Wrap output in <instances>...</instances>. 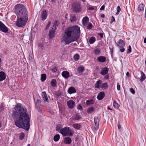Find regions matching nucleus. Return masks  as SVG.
I'll list each match as a JSON object with an SVG mask.
<instances>
[{
    "mask_svg": "<svg viewBox=\"0 0 146 146\" xmlns=\"http://www.w3.org/2000/svg\"><path fill=\"white\" fill-rule=\"evenodd\" d=\"M15 108V111L13 115V117H16L15 125L18 127L28 131L30 127V117L27 110L21 107L19 104L16 105Z\"/></svg>",
    "mask_w": 146,
    "mask_h": 146,
    "instance_id": "nucleus-1",
    "label": "nucleus"
},
{
    "mask_svg": "<svg viewBox=\"0 0 146 146\" xmlns=\"http://www.w3.org/2000/svg\"><path fill=\"white\" fill-rule=\"evenodd\" d=\"M80 30L79 27L75 26L69 27L65 30L62 35V42H65V44L69 43L76 41L77 38L76 36L79 35Z\"/></svg>",
    "mask_w": 146,
    "mask_h": 146,
    "instance_id": "nucleus-2",
    "label": "nucleus"
},
{
    "mask_svg": "<svg viewBox=\"0 0 146 146\" xmlns=\"http://www.w3.org/2000/svg\"><path fill=\"white\" fill-rule=\"evenodd\" d=\"M14 11L17 17L28 19L29 14L26 7L21 4H17L14 7Z\"/></svg>",
    "mask_w": 146,
    "mask_h": 146,
    "instance_id": "nucleus-3",
    "label": "nucleus"
},
{
    "mask_svg": "<svg viewBox=\"0 0 146 146\" xmlns=\"http://www.w3.org/2000/svg\"><path fill=\"white\" fill-rule=\"evenodd\" d=\"M60 133L63 136L68 135L72 136L74 132L68 127H64L63 128L61 129Z\"/></svg>",
    "mask_w": 146,
    "mask_h": 146,
    "instance_id": "nucleus-4",
    "label": "nucleus"
},
{
    "mask_svg": "<svg viewBox=\"0 0 146 146\" xmlns=\"http://www.w3.org/2000/svg\"><path fill=\"white\" fill-rule=\"evenodd\" d=\"M28 19L17 17V20L16 22L15 25L19 27H21L24 26L26 24Z\"/></svg>",
    "mask_w": 146,
    "mask_h": 146,
    "instance_id": "nucleus-5",
    "label": "nucleus"
},
{
    "mask_svg": "<svg viewBox=\"0 0 146 146\" xmlns=\"http://www.w3.org/2000/svg\"><path fill=\"white\" fill-rule=\"evenodd\" d=\"M71 9L73 12L79 13L82 11V7L79 3H75L72 5Z\"/></svg>",
    "mask_w": 146,
    "mask_h": 146,
    "instance_id": "nucleus-6",
    "label": "nucleus"
},
{
    "mask_svg": "<svg viewBox=\"0 0 146 146\" xmlns=\"http://www.w3.org/2000/svg\"><path fill=\"white\" fill-rule=\"evenodd\" d=\"M0 31L4 33L8 32V28L1 21H0Z\"/></svg>",
    "mask_w": 146,
    "mask_h": 146,
    "instance_id": "nucleus-7",
    "label": "nucleus"
},
{
    "mask_svg": "<svg viewBox=\"0 0 146 146\" xmlns=\"http://www.w3.org/2000/svg\"><path fill=\"white\" fill-rule=\"evenodd\" d=\"M94 128L96 130H97L99 128V123L100 119L98 117H94Z\"/></svg>",
    "mask_w": 146,
    "mask_h": 146,
    "instance_id": "nucleus-8",
    "label": "nucleus"
},
{
    "mask_svg": "<svg viewBox=\"0 0 146 146\" xmlns=\"http://www.w3.org/2000/svg\"><path fill=\"white\" fill-rule=\"evenodd\" d=\"M67 105L69 108L72 109L75 106V102L73 100H69L67 102Z\"/></svg>",
    "mask_w": 146,
    "mask_h": 146,
    "instance_id": "nucleus-9",
    "label": "nucleus"
},
{
    "mask_svg": "<svg viewBox=\"0 0 146 146\" xmlns=\"http://www.w3.org/2000/svg\"><path fill=\"white\" fill-rule=\"evenodd\" d=\"M109 68L107 67H104L101 69L100 74L102 75H104L108 74Z\"/></svg>",
    "mask_w": 146,
    "mask_h": 146,
    "instance_id": "nucleus-10",
    "label": "nucleus"
},
{
    "mask_svg": "<svg viewBox=\"0 0 146 146\" xmlns=\"http://www.w3.org/2000/svg\"><path fill=\"white\" fill-rule=\"evenodd\" d=\"M55 28H52V29L50 31L48 36L50 38H52L54 37L55 32Z\"/></svg>",
    "mask_w": 146,
    "mask_h": 146,
    "instance_id": "nucleus-11",
    "label": "nucleus"
},
{
    "mask_svg": "<svg viewBox=\"0 0 146 146\" xmlns=\"http://www.w3.org/2000/svg\"><path fill=\"white\" fill-rule=\"evenodd\" d=\"M47 17V13L46 11H43L41 15L42 20H44Z\"/></svg>",
    "mask_w": 146,
    "mask_h": 146,
    "instance_id": "nucleus-12",
    "label": "nucleus"
},
{
    "mask_svg": "<svg viewBox=\"0 0 146 146\" xmlns=\"http://www.w3.org/2000/svg\"><path fill=\"white\" fill-rule=\"evenodd\" d=\"M42 96L44 102H49V101L48 100V97L45 92H43L42 93Z\"/></svg>",
    "mask_w": 146,
    "mask_h": 146,
    "instance_id": "nucleus-13",
    "label": "nucleus"
},
{
    "mask_svg": "<svg viewBox=\"0 0 146 146\" xmlns=\"http://www.w3.org/2000/svg\"><path fill=\"white\" fill-rule=\"evenodd\" d=\"M104 93L102 92L98 94L97 96V98L99 100H101L104 98Z\"/></svg>",
    "mask_w": 146,
    "mask_h": 146,
    "instance_id": "nucleus-14",
    "label": "nucleus"
},
{
    "mask_svg": "<svg viewBox=\"0 0 146 146\" xmlns=\"http://www.w3.org/2000/svg\"><path fill=\"white\" fill-rule=\"evenodd\" d=\"M97 60L99 62L103 63L106 61V58L104 56H100L97 58Z\"/></svg>",
    "mask_w": 146,
    "mask_h": 146,
    "instance_id": "nucleus-15",
    "label": "nucleus"
},
{
    "mask_svg": "<svg viewBox=\"0 0 146 146\" xmlns=\"http://www.w3.org/2000/svg\"><path fill=\"white\" fill-rule=\"evenodd\" d=\"M89 18L88 17H84L82 20L83 25L84 26L86 25V24L89 23Z\"/></svg>",
    "mask_w": 146,
    "mask_h": 146,
    "instance_id": "nucleus-16",
    "label": "nucleus"
},
{
    "mask_svg": "<svg viewBox=\"0 0 146 146\" xmlns=\"http://www.w3.org/2000/svg\"><path fill=\"white\" fill-rule=\"evenodd\" d=\"M61 75L62 76L65 78H68L70 76L69 72L67 71H63L61 73Z\"/></svg>",
    "mask_w": 146,
    "mask_h": 146,
    "instance_id": "nucleus-17",
    "label": "nucleus"
},
{
    "mask_svg": "<svg viewBox=\"0 0 146 146\" xmlns=\"http://www.w3.org/2000/svg\"><path fill=\"white\" fill-rule=\"evenodd\" d=\"M64 142L66 144H70L72 142L71 139L69 137H66L64 138Z\"/></svg>",
    "mask_w": 146,
    "mask_h": 146,
    "instance_id": "nucleus-18",
    "label": "nucleus"
},
{
    "mask_svg": "<svg viewBox=\"0 0 146 146\" xmlns=\"http://www.w3.org/2000/svg\"><path fill=\"white\" fill-rule=\"evenodd\" d=\"M76 89L73 87H70L68 90V92L70 94L74 93L76 92Z\"/></svg>",
    "mask_w": 146,
    "mask_h": 146,
    "instance_id": "nucleus-19",
    "label": "nucleus"
},
{
    "mask_svg": "<svg viewBox=\"0 0 146 146\" xmlns=\"http://www.w3.org/2000/svg\"><path fill=\"white\" fill-rule=\"evenodd\" d=\"M6 78L5 74L3 71L0 72V81H2L5 80Z\"/></svg>",
    "mask_w": 146,
    "mask_h": 146,
    "instance_id": "nucleus-20",
    "label": "nucleus"
},
{
    "mask_svg": "<svg viewBox=\"0 0 146 146\" xmlns=\"http://www.w3.org/2000/svg\"><path fill=\"white\" fill-rule=\"evenodd\" d=\"M117 45L120 47H122L125 45V42L122 39H120L117 43Z\"/></svg>",
    "mask_w": 146,
    "mask_h": 146,
    "instance_id": "nucleus-21",
    "label": "nucleus"
},
{
    "mask_svg": "<svg viewBox=\"0 0 146 146\" xmlns=\"http://www.w3.org/2000/svg\"><path fill=\"white\" fill-rule=\"evenodd\" d=\"M96 41V38L94 36H92L89 38L88 42L90 44H93Z\"/></svg>",
    "mask_w": 146,
    "mask_h": 146,
    "instance_id": "nucleus-22",
    "label": "nucleus"
},
{
    "mask_svg": "<svg viewBox=\"0 0 146 146\" xmlns=\"http://www.w3.org/2000/svg\"><path fill=\"white\" fill-rule=\"evenodd\" d=\"M102 84V81L100 80H99L97 81L95 84V87L96 88L98 89L100 88L101 86H100V85Z\"/></svg>",
    "mask_w": 146,
    "mask_h": 146,
    "instance_id": "nucleus-23",
    "label": "nucleus"
},
{
    "mask_svg": "<svg viewBox=\"0 0 146 146\" xmlns=\"http://www.w3.org/2000/svg\"><path fill=\"white\" fill-rule=\"evenodd\" d=\"M84 67L82 66H80L77 68V70L79 74H81L84 71Z\"/></svg>",
    "mask_w": 146,
    "mask_h": 146,
    "instance_id": "nucleus-24",
    "label": "nucleus"
},
{
    "mask_svg": "<svg viewBox=\"0 0 146 146\" xmlns=\"http://www.w3.org/2000/svg\"><path fill=\"white\" fill-rule=\"evenodd\" d=\"M101 50L99 48H96L93 50V52L96 55H99L100 54Z\"/></svg>",
    "mask_w": 146,
    "mask_h": 146,
    "instance_id": "nucleus-25",
    "label": "nucleus"
},
{
    "mask_svg": "<svg viewBox=\"0 0 146 146\" xmlns=\"http://www.w3.org/2000/svg\"><path fill=\"white\" fill-rule=\"evenodd\" d=\"M144 10L143 4L141 3L139 4L138 7V10L139 12L143 11Z\"/></svg>",
    "mask_w": 146,
    "mask_h": 146,
    "instance_id": "nucleus-26",
    "label": "nucleus"
},
{
    "mask_svg": "<svg viewBox=\"0 0 146 146\" xmlns=\"http://www.w3.org/2000/svg\"><path fill=\"white\" fill-rule=\"evenodd\" d=\"M94 103V100L92 99L87 100L86 102V104L87 106H92Z\"/></svg>",
    "mask_w": 146,
    "mask_h": 146,
    "instance_id": "nucleus-27",
    "label": "nucleus"
},
{
    "mask_svg": "<svg viewBox=\"0 0 146 146\" xmlns=\"http://www.w3.org/2000/svg\"><path fill=\"white\" fill-rule=\"evenodd\" d=\"M50 84L51 86L53 87H55L57 84V82L56 80L55 79H53L51 80Z\"/></svg>",
    "mask_w": 146,
    "mask_h": 146,
    "instance_id": "nucleus-28",
    "label": "nucleus"
},
{
    "mask_svg": "<svg viewBox=\"0 0 146 146\" xmlns=\"http://www.w3.org/2000/svg\"><path fill=\"white\" fill-rule=\"evenodd\" d=\"M94 110L95 108L94 107H91L88 109L87 112L88 114H90L94 112Z\"/></svg>",
    "mask_w": 146,
    "mask_h": 146,
    "instance_id": "nucleus-29",
    "label": "nucleus"
},
{
    "mask_svg": "<svg viewBox=\"0 0 146 146\" xmlns=\"http://www.w3.org/2000/svg\"><path fill=\"white\" fill-rule=\"evenodd\" d=\"M141 74H142L141 76H140V77H141V78L139 80L141 82H142L143 80H144L146 78V76L145 74L142 72H141Z\"/></svg>",
    "mask_w": 146,
    "mask_h": 146,
    "instance_id": "nucleus-30",
    "label": "nucleus"
},
{
    "mask_svg": "<svg viewBox=\"0 0 146 146\" xmlns=\"http://www.w3.org/2000/svg\"><path fill=\"white\" fill-rule=\"evenodd\" d=\"M36 108L40 107L41 106V101L40 100H37L35 104Z\"/></svg>",
    "mask_w": 146,
    "mask_h": 146,
    "instance_id": "nucleus-31",
    "label": "nucleus"
},
{
    "mask_svg": "<svg viewBox=\"0 0 146 146\" xmlns=\"http://www.w3.org/2000/svg\"><path fill=\"white\" fill-rule=\"evenodd\" d=\"M60 138V135L59 134H57L54 136L53 138L54 140L57 142L58 141Z\"/></svg>",
    "mask_w": 146,
    "mask_h": 146,
    "instance_id": "nucleus-32",
    "label": "nucleus"
},
{
    "mask_svg": "<svg viewBox=\"0 0 146 146\" xmlns=\"http://www.w3.org/2000/svg\"><path fill=\"white\" fill-rule=\"evenodd\" d=\"M108 86L106 82H105L102 84V86L100 88H102L103 89H106L108 88Z\"/></svg>",
    "mask_w": 146,
    "mask_h": 146,
    "instance_id": "nucleus-33",
    "label": "nucleus"
},
{
    "mask_svg": "<svg viewBox=\"0 0 146 146\" xmlns=\"http://www.w3.org/2000/svg\"><path fill=\"white\" fill-rule=\"evenodd\" d=\"M84 26L86 27L87 29H91L92 27V25L90 23H88L86 24V25H85Z\"/></svg>",
    "mask_w": 146,
    "mask_h": 146,
    "instance_id": "nucleus-34",
    "label": "nucleus"
},
{
    "mask_svg": "<svg viewBox=\"0 0 146 146\" xmlns=\"http://www.w3.org/2000/svg\"><path fill=\"white\" fill-rule=\"evenodd\" d=\"M46 79V75L45 74H42L41 75V80L42 82L44 81Z\"/></svg>",
    "mask_w": 146,
    "mask_h": 146,
    "instance_id": "nucleus-35",
    "label": "nucleus"
},
{
    "mask_svg": "<svg viewBox=\"0 0 146 146\" xmlns=\"http://www.w3.org/2000/svg\"><path fill=\"white\" fill-rule=\"evenodd\" d=\"M73 58L75 60L77 61L80 58V56L78 54H76L74 55Z\"/></svg>",
    "mask_w": 146,
    "mask_h": 146,
    "instance_id": "nucleus-36",
    "label": "nucleus"
},
{
    "mask_svg": "<svg viewBox=\"0 0 146 146\" xmlns=\"http://www.w3.org/2000/svg\"><path fill=\"white\" fill-rule=\"evenodd\" d=\"M72 126L73 127L77 129H79L80 128V125L78 124H73Z\"/></svg>",
    "mask_w": 146,
    "mask_h": 146,
    "instance_id": "nucleus-37",
    "label": "nucleus"
},
{
    "mask_svg": "<svg viewBox=\"0 0 146 146\" xmlns=\"http://www.w3.org/2000/svg\"><path fill=\"white\" fill-rule=\"evenodd\" d=\"M59 24L58 21H55L53 24L52 28H55V30L56 29V27L58 26V24Z\"/></svg>",
    "mask_w": 146,
    "mask_h": 146,
    "instance_id": "nucleus-38",
    "label": "nucleus"
},
{
    "mask_svg": "<svg viewBox=\"0 0 146 146\" xmlns=\"http://www.w3.org/2000/svg\"><path fill=\"white\" fill-rule=\"evenodd\" d=\"M24 137L25 134L23 133L22 132L19 134V139H20L23 140L24 138Z\"/></svg>",
    "mask_w": 146,
    "mask_h": 146,
    "instance_id": "nucleus-39",
    "label": "nucleus"
},
{
    "mask_svg": "<svg viewBox=\"0 0 146 146\" xmlns=\"http://www.w3.org/2000/svg\"><path fill=\"white\" fill-rule=\"evenodd\" d=\"M113 106L114 108H118L119 107V106L117 103L116 101L114 100L113 103Z\"/></svg>",
    "mask_w": 146,
    "mask_h": 146,
    "instance_id": "nucleus-40",
    "label": "nucleus"
},
{
    "mask_svg": "<svg viewBox=\"0 0 146 146\" xmlns=\"http://www.w3.org/2000/svg\"><path fill=\"white\" fill-rule=\"evenodd\" d=\"M134 76L135 78L137 79H139L140 78V75L139 72H136Z\"/></svg>",
    "mask_w": 146,
    "mask_h": 146,
    "instance_id": "nucleus-41",
    "label": "nucleus"
},
{
    "mask_svg": "<svg viewBox=\"0 0 146 146\" xmlns=\"http://www.w3.org/2000/svg\"><path fill=\"white\" fill-rule=\"evenodd\" d=\"M70 20L71 21H76V17L74 15L70 17Z\"/></svg>",
    "mask_w": 146,
    "mask_h": 146,
    "instance_id": "nucleus-42",
    "label": "nucleus"
},
{
    "mask_svg": "<svg viewBox=\"0 0 146 146\" xmlns=\"http://www.w3.org/2000/svg\"><path fill=\"white\" fill-rule=\"evenodd\" d=\"M57 69V67L55 66H54L51 68V70L52 72H56Z\"/></svg>",
    "mask_w": 146,
    "mask_h": 146,
    "instance_id": "nucleus-43",
    "label": "nucleus"
},
{
    "mask_svg": "<svg viewBox=\"0 0 146 146\" xmlns=\"http://www.w3.org/2000/svg\"><path fill=\"white\" fill-rule=\"evenodd\" d=\"M81 116L80 115L76 114L74 116V118L76 120H78L81 119Z\"/></svg>",
    "mask_w": 146,
    "mask_h": 146,
    "instance_id": "nucleus-44",
    "label": "nucleus"
},
{
    "mask_svg": "<svg viewBox=\"0 0 146 146\" xmlns=\"http://www.w3.org/2000/svg\"><path fill=\"white\" fill-rule=\"evenodd\" d=\"M38 48L42 50L43 48V45L42 43H39L38 44Z\"/></svg>",
    "mask_w": 146,
    "mask_h": 146,
    "instance_id": "nucleus-45",
    "label": "nucleus"
},
{
    "mask_svg": "<svg viewBox=\"0 0 146 146\" xmlns=\"http://www.w3.org/2000/svg\"><path fill=\"white\" fill-rule=\"evenodd\" d=\"M121 10V9L120 7L119 6H118L117 7V10L116 13L115 15H118L120 12Z\"/></svg>",
    "mask_w": 146,
    "mask_h": 146,
    "instance_id": "nucleus-46",
    "label": "nucleus"
},
{
    "mask_svg": "<svg viewBox=\"0 0 146 146\" xmlns=\"http://www.w3.org/2000/svg\"><path fill=\"white\" fill-rule=\"evenodd\" d=\"M51 24V22L50 21H49L48 22V24L46 25V27L45 30H46L47 29L50 27V25Z\"/></svg>",
    "mask_w": 146,
    "mask_h": 146,
    "instance_id": "nucleus-47",
    "label": "nucleus"
},
{
    "mask_svg": "<svg viewBox=\"0 0 146 146\" xmlns=\"http://www.w3.org/2000/svg\"><path fill=\"white\" fill-rule=\"evenodd\" d=\"M131 51V46L129 45L128 46V48L127 50V53L129 54Z\"/></svg>",
    "mask_w": 146,
    "mask_h": 146,
    "instance_id": "nucleus-48",
    "label": "nucleus"
},
{
    "mask_svg": "<svg viewBox=\"0 0 146 146\" xmlns=\"http://www.w3.org/2000/svg\"><path fill=\"white\" fill-rule=\"evenodd\" d=\"M77 108L78 110H82V108L81 105L79 104L77 106Z\"/></svg>",
    "mask_w": 146,
    "mask_h": 146,
    "instance_id": "nucleus-49",
    "label": "nucleus"
},
{
    "mask_svg": "<svg viewBox=\"0 0 146 146\" xmlns=\"http://www.w3.org/2000/svg\"><path fill=\"white\" fill-rule=\"evenodd\" d=\"M130 90L131 92L133 94H135V92L134 90L132 88H131L130 89Z\"/></svg>",
    "mask_w": 146,
    "mask_h": 146,
    "instance_id": "nucleus-50",
    "label": "nucleus"
},
{
    "mask_svg": "<svg viewBox=\"0 0 146 146\" xmlns=\"http://www.w3.org/2000/svg\"><path fill=\"white\" fill-rule=\"evenodd\" d=\"M117 89L118 91H119L120 89V86L118 83H117Z\"/></svg>",
    "mask_w": 146,
    "mask_h": 146,
    "instance_id": "nucleus-51",
    "label": "nucleus"
},
{
    "mask_svg": "<svg viewBox=\"0 0 146 146\" xmlns=\"http://www.w3.org/2000/svg\"><path fill=\"white\" fill-rule=\"evenodd\" d=\"M109 75L108 74L105 75V76L104 78L105 80H108L109 78Z\"/></svg>",
    "mask_w": 146,
    "mask_h": 146,
    "instance_id": "nucleus-52",
    "label": "nucleus"
},
{
    "mask_svg": "<svg viewBox=\"0 0 146 146\" xmlns=\"http://www.w3.org/2000/svg\"><path fill=\"white\" fill-rule=\"evenodd\" d=\"M115 18L113 16H112L110 21V23H112L113 22L115 21Z\"/></svg>",
    "mask_w": 146,
    "mask_h": 146,
    "instance_id": "nucleus-53",
    "label": "nucleus"
},
{
    "mask_svg": "<svg viewBox=\"0 0 146 146\" xmlns=\"http://www.w3.org/2000/svg\"><path fill=\"white\" fill-rule=\"evenodd\" d=\"M56 95L58 97L61 96V93H59L58 92H56Z\"/></svg>",
    "mask_w": 146,
    "mask_h": 146,
    "instance_id": "nucleus-54",
    "label": "nucleus"
},
{
    "mask_svg": "<svg viewBox=\"0 0 146 146\" xmlns=\"http://www.w3.org/2000/svg\"><path fill=\"white\" fill-rule=\"evenodd\" d=\"M56 130L58 131H59L60 132V130H61L60 128V127L58 126H57L56 128Z\"/></svg>",
    "mask_w": 146,
    "mask_h": 146,
    "instance_id": "nucleus-55",
    "label": "nucleus"
},
{
    "mask_svg": "<svg viewBox=\"0 0 146 146\" xmlns=\"http://www.w3.org/2000/svg\"><path fill=\"white\" fill-rule=\"evenodd\" d=\"M121 47V48H120V51L121 52H123L124 51L125 49L123 47Z\"/></svg>",
    "mask_w": 146,
    "mask_h": 146,
    "instance_id": "nucleus-56",
    "label": "nucleus"
},
{
    "mask_svg": "<svg viewBox=\"0 0 146 146\" xmlns=\"http://www.w3.org/2000/svg\"><path fill=\"white\" fill-rule=\"evenodd\" d=\"M105 6L104 5H103L101 7V8H100V10H104L105 9Z\"/></svg>",
    "mask_w": 146,
    "mask_h": 146,
    "instance_id": "nucleus-57",
    "label": "nucleus"
},
{
    "mask_svg": "<svg viewBox=\"0 0 146 146\" xmlns=\"http://www.w3.org/2000/svg\"><path fill=\"white\" fill-rule=\"evenodd\" d=\"M36 108L38 109V110L39 112H41L42 110L40 108V107Z\"/></svg>",
    "mask_w": 146,
    "mask_h": 146,
    "instance_id": "nucleus-58",
    "label": "nucleus"
},
{
    "mask_svg": "<svg viewBox=\"0 0 146 146\" xmlns=\"http://www.w3.org/2000/svg\"><path fill=\"white\" fill-rule=\"evenodd\" d=\"M98 35L100 36L101 38H103V35L102 33H99Z\"/></svg>",
    "mask_w": 146,
    "mask_h": 146,
    "instance_id": "nucleus-59",
    "label": "nucleus"
},
{
    "mask_svg": "<svg viewBox=\"0 0 146 146\" xmlns=\"http://www.w3.org/2000/svg\"><path fill=\"white\" fill-rule=\"evenodd\" d=\"M101 17L102 18H104L105 17V15L104 14H102L101 15Z\"/></svg>",
    "mask_w": 146,
    "mask_h": 146,
    "instance_id": "nucleus-60",
    "label": "nucleus"
},
{
    "mask_svg": "<svg viewBox=\"0 0 146 146\" xmlns=\"http://www.w3.org/2000/svg\"><path fill=\"white\" fill-rule=\"evenodd\" d=\"M126 75L128 76V77H129V72H127L126 73Z\"/></svg>",
    "mask_w": 146,
    "mask_h": 146,
    "instance_id": "nucleus-61",
    "label": "nucleus"
},
{
    "mask_svg": "<svg viewBox=\"0 0 146 146\" xmlns=\"http://www.w3.org/2000/svg\"><path fill=\"white\" fill-rule=\"evenodd\" d=\"M117 126L118 129H120L121 128V125L119 123H118Z\"/></svg>",
    "mask_w": 146,
    "mask_h": 146,
    "instance_id": "nucleus-62",
    "label": "nucleus"
},
{
    "mask_svg": "<svg viewBox=\"0 0 146 146\" xmlns=\"http://www.w3.org/2000/svg\"><path fill=\"white\" fill-rule=\"evenodd\" d=\"M144 43H146V38H144Z\"/></svg>",
    "mask_w": 146,
    "mask_h": 146,
    "instance_id": "nucleus-63",
    "label": "nucleus"
},
{
    "mask_svg": "<svg viewBox=\"0 0 146 146\" xmlns=\"http://www.w3.org/2000/svg\"><path fill=\"white\" fill-rule=\"evenodd\" d=\"M89 9L90 10H94V8L93 7H89Z\"/></svg>",
    "mask_w": 146,
    "mask_h": 146,
    "instance_id": "nucleus-64",
    "label": "nucleus"
}]
</instances>
